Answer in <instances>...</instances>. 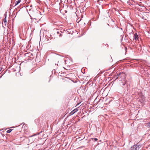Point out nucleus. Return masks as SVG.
<instances>
[{
    "label": "nucleus",
    "mask_w": 150,
    "mask_h": 150,
    "mask_svg": "<svg viewBox=\"0 0 150 150\" xmlns=\"http://www.w3.org/2000/svg\"><path fill=\"white\" fill-rule=\"evenodd\" d=\"M114 78H115V79L114 80V81L118 79V80H119V81L121 82L122 84H120V85L123 88H124V86L126 84V82L124 80L125 75L123 73L120 72L118 73L115 76Z\"/></svg>",
    "instance_id": "nucleus-1"
},
{
    "label": "nucleus",
    "mask_w": 150,
    "mask_h": 150,
    "mask_svg": "<svg viewBox=\"0 0 150 150\" xmlns=\"http://www.w3.org/2000/svg\"><path fill=\"white\" fill-rule=\"evenodd\" d=\"M142 145L139 143L134 144L130 148L129 150H139Z\"/></svg>",
    "instance_id": "nucleus-2"
},
{
    "label": "nucleus",
    "mask_w": 150,
    "mask_h": 150,
    "mask_svg": "<svg viewBox=\"0 0 150 150\" xmlns=\"http://www.w3.org/2000/svg\"><path fill=\"white\" fill-rule=\"evenodd\" d=\"M44 118L42 117H40L35 120L36 124L39 126H41L43 123Z\"/></svg>",
    "instance_id": "nucleus-3"
},
{
    "label": "nucleus",
    "mask_w": 150,
    "mask_h": 150,
    "mask_svg": "<svg viewBox=\"0 0 150 150\" xmlns=\"http://www.w3.org/2000/svg\"><path fill=\"white\" fill-rule=\"evenodd\" d=\"M50 37H49L47 35L45 36V42L47 43H49L50 42V40L52 38H51V35H50Z\"/></svg>",
    "instance_id": "nucleus-4"
},
{
    "label": "nucleus",
    "mask_w": 150,
    "mask_h": 150,
    "mask_svg": "<svg viewBox=\"0 0 150 150\" xmlns=\"http://www.w3.org/2000/svg\"><path fill=\"white\" fill-rule=\"evenodd\" d=\"M142 67L143 69L145 71H146L147 73H149V69L150 68V67L147 66H144V67Z\"/></svg>",
    "instance_id": "nucleus-5"
},
{
    "label": "nucleus",
    "mask_w": 150,
    "mask_h": 150,
    "mask_svg": "<svg viewBox=\"0 0 150 150\" xmlns=\"http://www.w3.org/2000/svg\"><path fill=\"white\" fill-rule=\"evenodd\" d=\"M78 110V109L77 108H76L73 110H72L70 113H69V115L70 116H71L74 114L76 112H77Z\"/></svg>",
    "instance_id": "nucleus-6"
},
{
    "label": "nucleus",
    "mask_w": 150,
    "mask_h": 150,
    "mask_svg": "<svg viewBox=\"0 0 150 150\" xmlns=\"http://www.w3.org/2000/svg\"><path fill=\"white\" fill-rule=\"evenodd\" d=\"M132 37L133 38L134 37V38H133V40L134 39L135 40H138L139 37H138V35L136 33H135L134 34V36H133L132 35Z\"/></svg>",
    "instance_id": "nucleus-7"
},
{
    "label": "nucleus",
    "mask_w": 150,
    "mask_h": 150,
    "mask_svg": "<svg viewBox=\"0 0 150 150\" xmlns=\"http://www.w3.org/2000/svg\"><path fill=\"white\" fill-rule=\"evenodd\" d=\"M127 33H129V34L130 35L131 34H133L134 32L132 29H129L128 31L127 30Z\"/></svg>",
    "instance_id": "nucleus-8"
},
{
    "label": "nucleus",
    "mask_w": 150,
    "mask_h": 150,
    "mask_svg": "<svg viewBox=\"0 0 150 150\" xmlns=\"http://www.w3.org/2000/svg\"><path fill=\"white\" fill-rule=\"evenodd\" d=\"M42 132V131H40L39 132H37L36 134H34V135H33L30 136H29V137L31 138V137H32L33 136L37 135H39L40 133H41Z\"/></svg>",
    "instance_id": "nucleus-9"
},
{
    "label": "nucleus",
    "mask_w": 150,
    "mask_h": 150,
    "mask_svg": "<svg viewBox=\"0 0 150 150\" xmlns=\"http://www.w3.org/2000/svg\"><path fill=\"white\" fill-rule=\"evenodd\" d=\"M21 0H18V1H16L15 3V5L14 6L18 5L21 1Z\"/></svg>",
    "instance_id": "nucleus-10"
},
{
    "label": "nucleus",
    "mask_w": 150,
    "mask_h": 150,
    "mask_svg": "<svg viewBox=\"0 0 150 150\" xmlns=\"http://www.w3.org/2000/svg\"><path fill=\"white\" fill-rule=\"evenodd\" d=\"M3 22L4 23L5 25L6 26V25L7 23L6 18V17L4 18V19L3 20Z\"/></svg>",
    "instance_id": "nucleus-11"
},
{
    "label": "nucleus",
    "mask_w": 150,
    "mask_h": 150,
    "mask_svg": "<svg viewBox=\"0 0 150 150\" xmlns=\"http://www.w3.org/2000/svg\"><path fill=\"white\" fill-rule=\"evenodd\" d=\"M91 140H92V141L94 142H96L98 140V139L97 138H91Z\"/></svg>",
    "instance_id": "nucleus-12"
},
{
    "label": "nucleus",
    "mask_w": 150,
    "mask_h": 150,
    "mask_svg": "<svg viewBox=\"0 0 150 150\" xmlns=\"http://www.w3.org/2000/svg\"><path fill=\"white\" fill-rule=\"evenodd\" d=\"M2 136H3V139H4L3 140L4 141V140L5 139H6V136L5 135H4V134H2Z\"/></svg>",
    "instance_id": "nucleus-13"
},
{
    "label": "nucleus",
    "mask_w": 150,
    "mask_h": 150,
    "mask_svg": "<svg viewBox=\"0 0 150 150\" xmlns=\"http://www.w3.org/2000/svg\"><path fill=\"white\" fill-rule=\"evenodd\" d=\"M13 130V129H9L6 131V132H7V133H9L11 132L12 131V130Z\"/></svg>",
    "instance_id": "nucleus-14"
},
{
    "label": "nucleus",
    "mask_w": 150,
    "mask_h": 150,
    "mask_svg": "<svg viewBox=\"0 0 150 150\" xmlns=\"http://www.w3.org/2000/svg\"><path fill=\"white\" fill-rule=\"evenodd\" d=\"M147 126L148 128H150V122L147 123Z\"/></svg>",
    "instance_id": "nucleus-15"
},
{
    "label": "nucleus",
    "mask_w": 150,
    "mask_h": 150,
    "mask_svg": "<svg viewBox=\"0 0 150 150\" xmlns=\"http://www.w3.org/2000/svg\"><path fill=\"white\" fill-rule=\"evenodd\" d=\"M6 16H7V14H6V12L4 14V18L5 17H6Z\"/></svg>",
    "instance_id": "nucleus-16"
},
{
    "label": "nucleus",
    "mask_w": 150,
    "mask_h": 150,
    "mask_svg": "<svg viewBox=\"0 0 150 150\" xmlns=\"http://www.w3.org/2000/svg\"><path fill=\"white\" fill-rule=\"evenodd\" d=\"M92 141V140H91V139H90L88 140V143L90 142L91 141Z\"/></svg>",
    "instance_id": "nucleus-17"
},
{
    "label": "nucleus",
    "mask_w": 150,
    "mask_h": 150,
    "mask_svg": "<svg viewBox=\"0 0 150 150\" xmlns=\"http://www.w3.org/2000/svg\"><path fill=\"white\" fill-rule=\"evenodd\" d=\"M93 84V83H92V82H91V83H90L89 84V86H91Z\"/></svg>",
    "instance_id": "nucleus-18"
},
{
    "label": "nucleus",
    "mask_w": 150,
    "mask_h": 150,
    "mask_svg": "<svg viewBox=\"0 0 150 150\" xmlns=\"http://www.w3.org/2000/svg\"><path fill=\"white\" fill-rule=\"evenodd\" d=\"M145 101H144V100H142L141 102V103H144V102Z\"/></svg>",
    "instance_id": "nucleus-19"
},
{
    "label": "nucleus",
    "mask_w": 150,
    "mask_h": 150,
    "mask_svg": "<svg viewBox=\"0 0 150 150\" xmlns=\"http://www.w3.org/2000/svg\"><path fill=\"white\" fill-rule=\"evenodd\" d=\"M4 73L2 74L0 76V78H1L2 76H3L4 75Z\"/></svg>",
    "instance_id": "nucleus-20"
},
{
    "label": "nucleus",
    "mask_w": 150,
    "mask_h": 150,
    "mask_svg": "<svg viewBox=\"0 0 150 150\" xmlns=\"http://www.w3.org/2000/svg\"><path fill=\"white\" fill-rule=\"evenodd\" d=\"M4 73L2 74L0 76V78H1L2 76H3L4 75Z\"/></svg>",
    "instance_id": "nucleus-21"
},
{
    "label": "nucleus",
    "mask_w": 150,
    "mask_h": 150,
    "mask_svg": "<svg viewBox=\"0 0 150 150\" xmlns=\"http://www.w3.org/2000/svg\"><path fill=\"white\" fill-rule=\"evenodd\" d=\"M129 38L130 39V40H131L132 36H130V37H129Z\"/></svg>",
    "instance_id": "nucleus-22"
},
{
    "label": "nucleus",
    "mask_w": 150,
    "mask_h": 150,
    "mask_svg": "<svg viewBox=\"0 0 150 150\" xmlns=\"http://www.w3.org/2000/svg\"><path fill=\"white\" fill-rule=\"evenodd\" d=\"M2 69V68L1 67H0V72L1 71Z\"/></svg>",
    "instance_id": "nucleus-23"
},
{
    "label": "nucleus",
    "mask_w": 150,
    "mask_h": 150,
    "mask_svg": "<svg viewBox=\"0 0 150 150\" xmlns=\"http://www.w3.org/2000/svg\"><path fill=\"white\" fill-rule=\"evenodd\" d=\"M89 81H88V82L87 83H86V85H87L88 84V83H89Z\"/></svg>",
    "instance_id": "nucleus-24"
},
{
    "label": "nucleus",
    "mask_w": 150,
    "mask_h": 150,
    "mask_svg": "<svg viewBox=\"0 0 150 150\" xmlns=\"http://www.w3.org/2000/svg\"><path fill=\"white\" fill-rule=\"evenodd\" d=\"M62 35L60 33L59 35V37H61L62 36Z\"/></svg>",
    "instance_id": "nucleus-25"
},
{
    "label": "nucleus",
    "mask_w": 150,
    "mask_h": 150,
    "mask_svg": "<svg viewBox=\"0 0 150 150\" xmlns=\"http://www.w3.org/2000/svg\"><path fill=\"white\" fill-rule=\"evenodd\" d=\"M25 124V123H24V122H23L22 123H21V125H22V124L24 125V124Z\"/></svg>",
    "instance_id": "nucleus-26"
},
{
    "label": "nucleus",
    "mask_w": 150,
    "mask_h": 150,
    "mask_svg": "<svg viewBox=\"0 0 150 150\" xmlns=\"http://www.w3.org/2000/svg\"><path fill=\"white\" fill-rule=\"evenodd\" d=\"M57 33L58 34L60 33L59 31H57Z\"/></svg>",
    "instance_id": "nucleus-27"
},
{
    "label": "nucleus",
    "mask_w": 150,
    "mask_h": 150,
    "mask_svg": "<svg viewBox=\"0 0 150 150\" xmlns=\"http://www.w3.org/2000/svg\"><path fill=\"white\" fill-rule=\"evenodd\" d=\"M110 57H111V59H112V60L111 61H112H112H113V60H112V57H111V56H110Z\"/></svg>",
    "instance_id": "nucleus-28"
},
{
    "label": "nucleus",
    "mask_w": 150,
    "mask_h": 150,
    "mask_svg": "<svg viewBox=\"0 0 150 150\" xmlns=\"http://www.w3.org/2000/svg\"><path fill=\"white\" fill-rule=\"evenodd\" d=\"M140 47H141V48H142V46L140 45Z\"/></svg>",
    "instance_id": "nucleus-29"
},
{
    "label": "nucleus",
    "mask_w": 150,
    "mask_h": 150,
    "mask_svg": "<svg viewBox=\"0 0 150 150\" xmlns=\"http://www.w3.org/2000/svg\"><path fill=\"white\" fill-rule=\"evenodd\" d=\"M60 32H61L62 33V31H60Z\"/></svg>",
    "instance_id": "nucleus-30"
},
{
    "label": "nucleus",
    "mask_w": 150,
    "mask_h": 150,
    "mask_svg": "<svg viewBox=\"0 0 150 150\" xmlns=\"http://www.w3.org/2000/svg\"><path fill=\"white\" fill-rule=\"evenodd\" d=\"M39 12H40V14H41V12H40V11H39Z\"/></svg>",
    "instance_id": "nucleus-31"
},
{
    "label": "nucleus",
    "mask_w": 150,
    "mask_h": 150,
    "mask_svg": "<svg viewBox=\"0 0 150 150\" xmlns=\"http://www.w3.org/2000/svg\"><path fill=\"white\" fill-rule=\"evenodd\" d=\"M111 101V100L109 101V103H110Z\"/></svg>",
    "instance_id": "nucleus-32"
},
{
    "label": "nucleus",
    "mask_w": 150,
    "mask_h": 150,
    "mask_svg": "<svg viewBox=\"0 0 150 150\" xmlns=\"http://www.w3.org/2000/svg\"><path fill=\"white\" fill-rule=\"evenodd\" d=\"M57 66H58V64H57Z\"/></svg>",
    "instance_id": "nucleus-33"
},
{
    "label": "nucleus",
    "mask_w": 150,
    "mask_h": 150,
    "mask_svg": "<svg viewBox=\"0 0 150 150\" xmlns=\"http://www.w3.org/2000/svg\"><path fill=\"white\" fill-rule=\"evenodd\" d=\"M20 126V125H19L17 126V127H18V126Z\"/></svg>",
    "instance_id": "nucleus-34"
},
{
    "label": "nucleus",
    "mask_w": 150,
    "mask_h": 150,
    "mask_svg": "<svg viewBox=\"0 0 150 150\" xmlns=\"http://www.w3.org/2000/svg\"><path fill=\"white\" fill-rule=\"evenodd\" d=\"M20 126V125H19L17 126V127H18V126Z\"/></svg>",
    "instance_id": "nucleus-35"
},
{
    "label": "nucleus",
    "mask_w": 150,
    "mask_h": 150,
    "mask_svg": "<svg viewBox=\"0 0 150 150\" xmlns=\"http://www.w3.org/2000/svg\"><path fill=\"white\" fill-rule=\"evenodd\" d=\"M20 126V125H19L17 126V127H18V126Z\"/></svg>",
    "instance_id": "nucleus-36"
},
{
    "label": "nucleus",
    "mask_w": 150,
    "mask_h": 150,
    "mask_svg": "<svg viewBox=\"0 0 150 150\" xmlns=\"http://www.w3.org/2000/svg\"><path fill=\"white\" fill-rule=\"evenodd\" d=\"M22 138H23L22 137H21V139H22Z\"/></svg>",
    "instance_id": "nucleus-37"
},
{
    "label": "nucleus",
    "mask_w": 150,
    "mask_h": 150,
    "mask_svg": "<svg viewBox=\"0 0 150 150\" xmlns=\"http://www.w3.org/2000/svg\"><path fill=\"white\" fill-rule=\"evenodd\" d=\"M108 24V25H109V24Z\"/></svg>",
    "instance_id": "nucleus-38"
},
{
    "label": "nucleus",
    "mask_w": 150,
    "mask_h": 150,
    "mask_svg": "<svg viewBox=\"0 0 150 150\" xmlns=\"http://www.w3.org/2000/svg\"><path fill=\"white\" fill-rule=\"evenodd\" d=\"M121 29L122 30V28H121Z\"/></svg>",
    "instance_id": "nucleus-39"
},
{
    "label": "nucleus",
    "mask_w": 150,
    "mask_h": 150,
    "mask_svg": "<svg viewBox=\"0 0 150 150\" xmlns=\"http://www.w3.org/2000/svg\"><path fill=\"white\" fill-rule=\"evenodd\" d=\"M34 19L36 20V18H35Z\"/></svg>",
    "instance_id": "nucleus-40"
},
{
    "label": "nucleus",
    "mask_w": 150,
    "mask_h": 150,
    "mask_svg": "<svg viewBox=\"0 0 150 150\" xmlns=\"http://www.w3.org/2000/svg\"><path fill=\"white\" fill-rule=\"evenodd\" d=\"M31 54L33 55L32 54Z\"/></svg>",
    "instance_id": "nucleus-41"
}]
</instances>
